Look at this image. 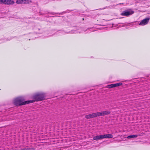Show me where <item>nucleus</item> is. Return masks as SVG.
Wrapping results in <instances>:
<instances>
[{
  "mask_svg": "<svg viewBox=\"0 0 150 150\" xmlns=\"http://www.w3.org/2000/svg\"><path fill=\"white\" fill-rule=\"evenodd\" d=\"M14 3V1L12 0H0V4H5L12 5Z\"/></svg>",
  "mask_w": 150,
  "mask_h": 150,
  "instance_id": "obj_5",
  "label": "nucleus"
},
{
  "mask_svg": "<svg viewBox=\"0 0 150 150\" xmlns=\"http://www.w3.org/2000/svg\"><path fill=\"white\" fill-rule=\"evenodd\" d=\"M150 20L149 18H147L143 19L139 23V25H144L147 24Z\"/></svg>",
  "mask_w": 150,
  "mask_h": 150,
  "instance_id": "obj_6",
  "label": "nucleus"
},
{
  "mask_svg": "<svg viewBox=\"0 0 150 150\" xmlns=\"http://www.w3.org/2000/svg\"><path fill=\"white\" fill-rule=\"evenodd\" d=\"M83 20H84V18H83Z\"/></svg>",
  "mask_w": 150,
  "mask_h": 150,
  "instance_id": "obj_16",
  "label": "nucleus"
},
{
  "mask_svg": "<svg viewBox=\"0 0 150 150\" xmlns=\"http://www.w3.org/2000/svg\"><path fill=\"white\" fill-rule=\"evenodd\" d=\"M138 135H131L128 136L127 138L128 139L132 138H136L138 137Z\"/></svg>",
  "mask_w": 150,
  "mask_h": 150,
  "instance_id": "obj_10",
  "label": "nucleus"
},
{
  "mask_svg": "<svg viewBox=\"0 0 150 150\" xmlns=\"http://www.w3.org/2000/svg\"><path fill=\"white\" fill-rule=\"evenodd\" d=\"M23 150H30V149L29 148H24L23 149Z\"/></svg>",
  "mask_w": 150,
  "mask_h": 150,
  "instance_id": "obj_14",
  "label": "nucleus"
},
{
  "mask_svg": "<svg viewBox=\"0 0 150 150\" xmlns=\"http://www.w3.org/2000/svg\"><path fill=\"white\" fill-rule=\"evenodd\" d=\"M134 12L131 10H126L123 11L121 14V15L122 16H128L133 14Z\"/></svg>",
  "mask_w": 150,
  "mask_h": 150,
  "instance_id": "obj_4",
  "label": "nucleus"
},
{
  "mask_svg": "<svg viewBox=\"0 0 150 150\" xmlns=\"http://www.w3.org/2000/svg\"><path fill=\"white\" fill-rule=\"evenodd\" d=\"M25 1V0H17L16 1V3L18 4H20L22 3H25V2H24V1Z\"/></svg>",
  "mask_w": 150,
  "mask_h": 150,
  "instance_id": "obj_12",
  "label": "nucleus"
},
{
  "mask_svg": "<svg viewBox=\"0 0 150 150\" xmlns=\"http://www.w3.org/2000/svg\"><path fill=\"white\" fill-rule=\"evenodd\" d=\"M45 94L42 93H38L35 94L33 96V100L30 101H40L44 100L45 99Z\"/></svg>",
  "mask_w": 150,
  "mask_h": 150,
  "instance_id": "obj_2",
  "label": "nucleus"
},
{
  "mask_svg": "<svg viewBox=\"0 0 150 150\" xmlns=\"http://www.w3.org/2000/svg\"><path fill=\"white\" fill-rule=\"evenodd\" d=\"M122 84V83L120 82L118 83H117L115 84H113V87H115L119 86L121 85Z\"/></svg>",
  "mask_w": 150,
  "mask_h": 150,
  "instance_id": "obj_11",
  "label": "nucleus"
},
{
  "mask_svg": "<svg viewBox=\"0 0 150 150\" xmlns=\"http://www.w3.org/2000/svg\"><path fill=\"white\" fill-rule=\"evenodd\" d=\"M95 117L94 113L90 114L85 116V118L87 119H89Z\"/></svg>",
  "mask_w": 150,
  "mask_h": 150,
  "instance_id": "obj_7",
  "label": "nucleus"
},
{
  "mask_svg": "<svg viewBox=\"0 0 150 150\" xmlns=\"http://www.w3.org/2000/svg\"><path fill=\"white\" fill-rule=\"evenodd\" d=\"M95 115V117H99L101 116H103L102 112H97L96 113H94Z\"/></svg>",
  "mask_w": 150,
  "mask_h": 150,
  "instance_id": "obj_8",
  "label": "nucleus"
},
{
  "mask_svg": "<svg viewBox=\"0 0 150 150\" xmlns=\"http://www.w3.org/2000/svg\"><path fill=\"white\" fill-rule=\"evenodd\" d=\"M107 87L108 88H114L113 86V84H111L110 85H109L107 86Z\"/></svg>",
  "mask_w": 150,
  "mask_h": 150,
  "instance_id": "obj_13",
  "label": "nucleus"
},
{
  "mask_svg": "<svg viewBox=\"0 0 150 150\" xmlns=\"http://www.w3.org/2000/svg\"><path fill=\"white\" fill-rule=\"evenodd\" d=\"M30 2H32V1H31V0L30 1Z\"/></svg>",
  "mask_w": 150,
  "mask_h": 150,
  "instance_id": "obj_15",
  "label": "nucleus"
},
{
  "mask_svg": "<svg viewBox=\"0 0 150 150\" xmlns=\"http://www.w3.org/2000/svg\"><path fill=\"white\" fill-rule=\"evenodd\" d=\"M113 137L112 135L110 134H105L103 135H97L94 136L93 137V139L94 140H98L100 139L103 138H112Z\"/></svg>",
  "mask_w": 150,
  "mask_h": 150,
  "instance_id": "obj_3",
  "label": "nucleus"
},
{
  "mask_svg": "<svg viewBox=\"0 0 150 150\" xmlns=\"http://www.w3.org/2000/svg\"><path fill=\"white\" fill-rule=\"evenodd\" d=\"M103 116L108 115L110 113V112L109 110H106L105 111H102Z\"/></svg>",
  "mask_w": 150,
  "mask_h": 150,
  "instance_id": "obj_9",
  "label": "nucleus"
},
{
  "mask_svg": "<svg viewBox=\"0 0 150 150\" xmlns=\"http://www.w3.org/2000/svg\"><path fill=\"white\" fill-rule=\"evenodd\" d=\"M24 98L23 97H20L15 99L13 100V104L16 106L18 107L21 105L33 103L34 101L27 100L25 101Z\"/></svg>",
  "mask_w": 150,
  "mask_h": 150,
  "instance_id": "obj_1",
  "label": "nucleus"
}]
</instances>
